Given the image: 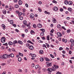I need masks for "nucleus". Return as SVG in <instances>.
I'll return each instance as SVG.
<instances>
[{
    "instance_id": "obj_36",
    "label": "nucleus",
    "mask_w": 74,
    "mask_h": 74,
    "mask_svg": "<svg viewBox=\"0 0 74 74\" xmlns=\"http://www.w3.org/2000/svg\"><path fill=\"white\" fill-rule=\"evenodd\" d=\"M10 57H11V58H14V55L13 53L10 54Z\"/></svg>"
},
{
    "instance_id": "obj_31",
    "label": "nucleus",
    "mask_w": 74,
    "mask_h": 74,
    "mask_svg": "<svg viewBox=\"0 0 74 74\" xmlns=\"http://www.w3.org/2000/svg\"><path fill=\"white\" fill-rule=\"evenodd\" d=\"M13 44H18V42L17 40H15L13 42Z\"/></svg>"
},
{
    "instance_id": "obj_56",
    "label": "nucleus",
    "mask_w": 74,
    "mask_h": 74,
    "mask_svg": "<svg viewBox=\"0 0 74 74\" xmlns=\"http://www.w3.org/2000/svg\"><path fill=\"white\" fill-rule=\"evenodd\" d=\"M63 48L62 47H60L59 49V51H61V50H63Z\"/></svg>"
},
{
    "instance_id": "obj_13",
    "label": "nucleus",
    "mask_w": 74,
    "mask_h": 74,
    "mask_svg": "<svg viewBox=\"0 0 74 74\" xmlns=\"http://www.w3.org/2000/svg\"><path fill=\"white\" fill-rule=\"evenodd\" d=\"M72 10H73V9L71 8H68V10L69 12H70L71 13H72V12H73Z\"/></svg>"
},
{
    "instance_id": "obj_7",
    "label": "nucleus",
    "mask_w": 74,
    "mask_h": 74,
    "mask_svg": "<svg viewBox=\"0 0 74 74\" xmlns=\"http://www.w3.org/2000/svg\"><path fill=\"white\" fill-rule=\"evenodd\" d=\"M1 27H2L3 30H5V25L4 24H2L1 25Z\"/></svg>"
},
{
    "instance_id": "obj_64",
    "label": "nucleus",
    "mask_w": 74,
    "mask_h": 74,
    "mask_svg": "<svg viewBox=\"0 0 74 74\" xmlns=\"http://www.w3.org/2000/svg\"><path fill=\"white\" fill-rule=\"evenodd\" d=\"M42 40H45V37L43 36L42 37Z\"/></svg>"
},
{
    "instance_id": "obj_24",
    "label": "nucleus",
    "mask_w": 74,
    "mask_h": 74,
    "mask_svg": "<svg viewBox=\"0 0 74 74\" xmlns=\"http://www.w3.org/2000/svg\"><path fill=\"white\" fill-rule=\"evenodd\" d=\"M68 4L70 5H72L73 4V2L72 1H70L69 2H68Z\"/></svg>"
},
{
    "instance_id": "obj_51",
    "label": "nucleus",
    "mask_w": 74,
    "mask_h": 74,
    "mask_svg": "<svg viewBox=\"0 0 74 74\" xmlns=\"http://www.w3.org/2000/svg\"><path fill=\"white\" fill-rule=\"evenodd\" d=\"M10 24H12V23H14V21H12V20H10Z\"/></svg>"
},
{
    "instance_id": "obj_54",
    "label": "nucleus",
    "mask_w": 74,
    "mask_h": 74,
    "mask_svg": "<svg viewBox=\"0 0 74 74\" xmlns=\"http://www.w3.org/2000/svg\"><path fill=\"white\" fill-rule=\"evenodd\" d=\"M18 71L19 72H20V73H21V72H22V70L21 69H19L18 70Z\"/></svg>"
},
{
    "instance_id": "obj_42",
    "label": "nucleus",
    "mask_w": 74,
    "mask_h": 74,
    "mask_svg": "<svg viewBox=\"0 0 74 74\" xmlns=\"http://www.w3.org/2000/svg\"><path fill=\"white\" fill-rule=\"evenodd\" d=\"M57 27L58 28H60L61 27V25L60 24H58L57 25Z\"/></svg>"
},
{
    "instance_id": "obj_19",
    "label": "nucleus",
    "mask_w": 74,
    "mask_h": 74,
    "mask_svg": "<svg viewBox=\"0 0 74 74\" xmlns=\"http://www.w3.org/2000/svg\"><path fill=\"white\" fill-rule=\"evenodd\" d=\"M18 44H21V45H23V42L21 40H18Z\"/></svg>"
},
{
    "instance_id": "obj_25",
    "label": "nucleus",
    "mask_w": 74,
    "mask_h": 74,
    "mask_svg": "<svg viewBox=\"0 0 74 74\" xmlns=\"http://www.w3.org/2000/svg\"><path fill=\"white\" fill-rule=\"evenodd\" d=\"M39 52L40 54H42L44 53V51H43L42 50H41L39 51Z\"/></svg>"
},
{
    "instance_id": "obj_14",
    "label": "nucleus",
    "mask_w": 74,
    "mask_h": 74,
    "mask_svg": "<svg viewBox=\"0 0 74 74\" xmlns=\"http://www.w3.org/2000/svg\"><path fill=\"white\" fill-rule=\"evenodd\" d=\"M37 26L38 28H41L42 27V25L40 23L38 24Z\"/></svg>"
},
{
    "instance_id": "obj_26",
    "label": "nucleus",
    "mask_w": 74,
    "mask_h": 74,
    "mask_svg": "<svg viewBox=\"0 0 74 74\" xmlns=\"http://www.w3.org/2000/svg\"><path fill=\"white\" fill-rule=\"evenodd\" d=\"M30 24H31V23H29V24H28L27 25V27H29L28 28V29H30V28H31L30 27Z\"/></svg>"
},
{
    "instance_id": "obj_21",
    "label": "nucleus",
    "mask_w": 74,
    "mask_h": 74,
    "mask_svg": "<svg viewBox=\"0 0 74 74\" xmlns=\"http://www.w3.org/2000/svg\"><path fill=\"white\" fill-rule=\"evenodd\" d=\"M44 60V58L43 57H41L40 58V62H43V60Z\"/></svg>"
},
{
    "instance_id": "obj_52",
    "label": "nucleus",
    "mask_w": 74,
    "mask_h": 74,
    "mask_svg": "<svg viewBox=\"0 0 74 74\" xmlns=\"http://www.w3.org/2000/svg\"><path fill=\"white\" fill-rule=\"evenodd\" d=\"M3 45H5V46H8V44L7 43H6L5 44H3Z\"/></svg>"
},
{
    "instance_id": "obj_59",
    "label": "nucleus",
    "mask_w": 74,
    "mask_h": 74,
    "mask_svg": "<svg viewBox=\"0 0 74 74\" xmlns=\"http://www.w3.org/2000/svg\"><path fill=\"white\" fill-rule=\"evenodd\" d=\"M50 35L52 36V37H53V34H52V33H50Z\"/></svg>"
},
{
    "instance_id": "obj_29",
    "label": "nucleus",
    "mask_w": 74,
    "mask_h": 74,
    "mask_svg": "<svg viewBox=\"0 0 74 74\" xmlns=\"http://www.w3.org/2000/svg\"><path fill=\"white\" fill-rule=\"evenodd\" d=\"M47 40L48 41H49V35H48L47 36Z\"/></svg>"
},
{
    "instance_id": "obj_49",
    "label": "nucleus",
    "mask_w": 74,
    "mask_h": 74,
    "mask_svg": "<svg viewBox=\"0 0 74 74\" xmlns=\"http://www.w3.org/2000/svg\"><path fill=\"white\" fill-rule=\"evenodd\" d=\"M70 42H71V43H73V42H74V41L73 39H71L70 40Z\"/></svg>"
},
{
    "instance_id": "obj_9",
    "label": "nucleus",
    "mask_w": 74,
    "mask_h": 74,
    "mask_svg": "<svg viewBox=\"0 0 74 74\" xmlns=\"http://www.w3.org/2000/svg\"><path fill=\"white\" fill-rule=\"evenodd\" d=\"M51 69L53 71H55L56 70V69L54 66H52Z\"/></svg>"
},
{
    "instance_id": "obj_58",
    "label": "nucleus",
    "mask_w": 74,
    "mask_h": 74,
    "mask_svg": "<svg viewBox=\"0 0 74 74\" xmlns=\"http://www.w3.org/2000/svg\"><path fill=\"white\" fill-rule=\"evenodd\" d=\"M23 17L22 16H21L19 18L20 20H23Z\"/></svg>"
},
{
    "instance_id": "obj_20",
    "label": "nucleus",
    "mask_w": 74,
    "mask_h": 74,
    "mask_svg": "<svg viewBox=\"0 0 74 74\" xmlns=\"http://www.w3.org/2000/svg\"><path fill=\"white\" fill-rule=\"evenodd\" d=\"M13 43L11 42V41H9L8 42V45H13Z\"/></svg>"
},
{
    "instance_id": "obj_12",
    "label": "nucleus",
    "mask_w": 74,
    "mask_h": 74,
    "mask_svg": "<svg viewBox=\"0 0 74 74\" xmlns=\"http://www.w3.org/2000/svg\"><path fill=\"white\" fill-rule=\"evenodd\" d=\"M31 45H30V44L29 43H26V47H27V48H29Z\"/></svg>"
},
{
    "instance_id": "obj_57",
    "label": "nucleus",
    "mask_w": 74,
    "mask_h": 74,
    "mask_svg": "<svg viewBox=\"0 0 74 74\" xmlns=\"http://www.w3.org/2000/svg\"><path fill=\"white\" fill-rule=\"evenodd\" d=\"M62 29H64L65 30H66V29L64 28V27L62 26Z\"/></svg>"
},
{
    "instance_id": "obj_10",
    "label": "nucleus",
    "mask_w": 74,
    "mask_h": 74,
    "mask_svg": "<svg viewBox=\"0 0 74 74\" xmlns=\"http://www.w3.org/2000/svg\"><path fill=\"white\" fill-rule=\"evenodd\" d=\"M28 48L30 50H33L34 47H33V46L31 45Z\"/></svg>"
},
{
    "instance_id": "obj_48",
    "label": "nucleus",
    "mask_w": 74,
    "mask_h": 74,
    "mask_svg": "<svg viewBox=\"0 0 74 74\" xmlns=\"http://www.w3.org/2000/svg\"><path fill=\"white\" fill-rule=\"evenodd\" d=\"M18 15L19 16H21V15H22V13L21 12H20V13L19 12L18 13Z\"/></svg>"
},
{
    "instance_id": "obj_63",
    "label": "nucleus",
    "mask_w": 74,
    "mask_h": 74,
    "mask_svg": "<svg viewBox=\"0 0 74 74\" xmlns=\"http://www.w3.org/2000/svg\"><path fill=\"white\" fill-rule=\"evenodd\" d=\"M71 46H72V47H73V46H74V42H73V43H72L71 44Z\"/></svg>"
},
{
    "instance_id": "obj_47",
    "label": "nucleus",
    "mask_w": 74,
    "mask_h": 74,
    "mask_svg": "<svg viewBox=\"0 0 74 74\" xmlns=\"http://www.w3.org/2000/svg\"><path fill=\"white\" fill-rule=\"evenodd\" d=\"M39 67V66L38 65H36L35 66V69H37Z\"/></svg>"
},
{
    "instance_id": "obj_18",
    "label": "nucleus",
    "mask_w": 74,
    "mask_h": 74,
    "mask_svg": "<svg viewBox=\"0 0 74 74\" xmlns=\"http://www.w3.org/2000/svg\"><path fill=\"white\" fill-rule=\"evenodd\" d=\"M18 3L19 5H22V1L21 0H20L18 1Z\"/></svg>"
},
{
    "instance_id": "obj_40",
    "label": "nucleus",
    "mask_w": 74,
    "mask_h": 74,
    "mask_svg": "<svg viewBox=\"0 0 74 74\" xmlns=\"http://www.w3.org/2000/svg\"><path fill=\"white\" fill-rule=\"evenodd\" d=\"M52 3H55V4H56V3H57V1L55 0H53L52 1Z\"/></svg>"
},
{
    "instance_id": "obj_41",
    "label": "nucleus",
    "mask_w": 74,
    "mask_h": 74,
    "mask_svg": "<svg viewBox=\"0 0 74 74\" xmlns=\"http://www.w3.org/2000/svg\"><path fill=\"white\" fill-rule=\"evenodd\" d=\"M45 60L46 61H48H48H49L50 60H49V59L48 58H45Z\"/></svg>"
},
{
    "instance_id": "obj_11",
    "label": "nucleus",
    "mask_w": 74,
    "mask_h": 74,
    "mask_svg": "<svg viewBox=\"0 0 74 74\" xmlns=\"http://www.w3.org/2000/svg\"><path fill=\"white\" fill-rule=\"evenodd\" d=\"M53 11H58V7L56 6H55L54 8H53Z\"/></svg>"
},
{
    "instance_id": "obj_62",
    "label": "nucleus",
    "mask_w": 74,
    "mask_h": 74,
    "mask_svg": "<svg viewBox=\"0 0 74 74\" xmlns=\"http://www.w3.org/2000/svg\"><path fill=\"white\" fill-rule=\"evenodd\" d=\"M25 6L27 7V8L29 7V5H28V4L27 3H26L25 4Z\"/></svg>"
},
{
    "instance_id": "obj_1",
    "label": "nucleus",
    "mask_w": 74,
    "mask_h": 74,
    "mask_svg": "<svg viewBox=\"0 0 74 74\" xmlns=\"http://www.w3.org/2000/svg\"><path fill=\"white\" fill-rule=\"evenodd\" d=\"M5 38L4 37H3L1 38V41L2 43H4L5 42Z\"/></svg>"
},
{
    "instance_id": "obj_15",
    "label": "nucleus",
    "mask_w": 74,
    "mask_h": 74,
    "mask_svg": "<svg viewBox=\"0 0 74 74\" xmlns=\"http://www.w3.org/2000/svg\"><path fill=\"white\" fill-rule=\"evenodd\" d=\"M62 41H63V42H64L65 43H66V42H67V40L66 39L62 38Z\"/></svg>"
},
{
    "instance_id": "obj_44",
    "label": "nucleus",
    "mask_w": 74,
    "mask_h": 74,
    "mask_svg": "<svg viewBox=\"0 0 74 74\" xmlns=\"http://www.w3.org/2000/svg\"><path fill=\"white\" fill-rule=\"evenodd\" d=\"M46 46H47V48H49V45L47 43H46Z\"/></svg>"
},
{
    "instance_id": "obj_43",
    "label": "nucleus",
    "mask_w": 74,
    "mask_h": 74,
    "mask_svg": "<svg viewBox=\"0 0 74 74\" xmlns=\"http://www.w3.org/2000/svg\"><path fill=\"white\" fill-rule=\"evenodd\" d=\"M38 10L39 12H41L42 11H41V8H38Z\"/></svg>"
},
{
    "instance_id": "obj_34",
    "label": "nucleus",
    "mask_w": 74,
    "mask_h": 74,
    "mask_svg": "<svg viewBox=\"0 0 74 74\" xmlns=\"http://www.w3.org/2000/svg\"><path fill=\"white\" fill-rule=\"evenodd\" d=\"M45 14H48V15H50V13L49 12H48L46 11H45Z\"/></svg>"
},
{
    "instance_id": "obj_22",
    "label": "nucleus",
    "mask_w": 74,
    "mask_h": 74,
    "mask_svg": "<svg viewBox=\"0 0 74 74\" xmlns=\"http://www.w3.org/2000/svg\"><path fill=\"white\" fill-rule=\"evenodd\" d=\"M2 11L4 14H5H5H6V13H7L6 10H3Z\"/></svg>"
},
{
    "instance_id": "obj_4",
    "label": "nucleus",
    "mask_w": 74,
    "mask_h": 74,
    "mask_svg": "<svg viewBox=\"0 0 74 74\" xmlns=\"http://www.w3.org/2000/svg\"><path fill=\"white\" fill-rule=\"evenodd\" d=\"M46 64L47 65L48 67H50V66H52V63L51 62L49 63V62H46Z\"/></svg>"
},
{
    "instance_id": "obj_23",
    "label": "nucleus",
    "mask_w": 74,
    "mask_h": 74,
    "mask_svg": "<svg viewBox=\"0 0 74 74\" xmlns=\"http://www.w3.org/2000/svg\"><path fill=\"white\" fill-rule=\"evenodd\" d=\"M23 23L24 24V25H27V21H23Z\"/></svg>"
},
{
    "instance_id": "obj_60",
    "label": "nucleus",
    "mask_w": 74,
    "mask_h": 74,
    "mask_svg": "<svg viewBox=\"0 0 74 74\" xmlns=\"http://www.w3.org/2000/svg\"><path fill=\"white\" fill-rule=\"evenodd\" d=\"M56 74H62V73L60 72L59 71H58Z\"/></svg>"
},
{
    "instance_id": "obj_39",
    "label": "nucleus",
    "mask_w": 74,
    "mask_h": 74,
    "mask_svg": "<svg viewBox=\"0 0 74 74\" xmlns=\"http://www.w3.org/2000/svg\"><path fill=\"white\" fill-rule=\"evenodd\" d=\"M54 32V30L52 29L50 31V33H53Z\"/></svg>"
},
{
    "instance_id": "obj_2",
    "label": "nucleus",
    "mask_w": 74,
    "mask_h": 74,
    "mask_svg": "<svg viewBox=\"0 0 74 74\" xmlns=\"http://www.w3.org/2000/svg\"><path fill=\"white\" fill-rule=\"evenodd\" d=\"M1 59H7V55L4 54L1 57Z\"/></svg>"
},
{
    "instance_id": "obj_16",
    "label": "nucleus",
    "mask_w": 74,
    "mask_h": 74,
    "mask_svg": "<svg viewBox=\"0 0 74 74\" xmlns=\"http://www.w3.org/2000/svg\"><path fill=\"white\" fill-rule=\"evenodd\" d=\"M53 66H54V67L56 68V69H59V66H58V65H56V64H54L53 65Z\"/></svg>"
},
{
    "instance_id": "obj_5",
    "label": "nucleus",
    "mask_w": 74,
    "mask_h": 74,
    "mask_svg": "<svg viewBox=\"0 0 74 74\" xmlns=\"http://www.w3.org/2000/svg\"><path fill=\"white\" fill-rule=\"evenodd\" d=\"M29 55V56H30V55H31L32 57L33 58H35V57L36 56V55L34 54H32V53H30Z\"/></svg>"
},
{
    "instance_id": "obj_6",
    "label": "nucleus",
    "mask_w": 74,
    "mask_h": 74,
    "mask_svg": "<svg viewBox=\"0 0 74 74\" xmlns=\"http://www.w3.org/2000/svg\"><path fill=\"white\" fill-rule=\"evenodd\" d=\"M57 35L58 37H62V34L60 32H57Z\"/></svg>"
},
{
    "instance_id": "obj_27",
    "label": "nucleus",
    "mask_w": 74,
    "mask_h": 74,
    "mask_svg": "<svg viewBox=\"0 0 74 74\" xmlns=\"http://www.w3.org/2000/svg\"><path fill=\"white\" fill-rule=\"evenodd\" d=\"M64 3L65 4H69V2L65 0L64 1Z\"/></svg>"
},
{
    "instance_id": "obj_61",
    "label": "nucleus",
    "mask_w": 74,
    "mask_h": 74,
    "mask_svg": "<svg viewBox=\"0 0 74 74\" xmlns=\"http://www.w3.org/2000/svg\"><path fill=\"white\" fill-rule=\"evenodd\" d=\"M25 26H26V25H23L21 26V27H23V28H24V27H25Z\"/></svg>"
},
{
    "instance_id": "obj_35",
    "label": "nucleus",
    "mask_w": 74,
    "mask_h": 74,
    "mask_svg": "<svg viewBox=\"0 0 74 74\" xmlns=\"http://www.w3.org/2000/svg\"><path fill=\"white\" fill-rule=\"evenodd\" d=\"M15 8H19V5L18 4H16L15 5Z\"/></svg>"
},
{
    "instance_id": "obj_28",
    "label": "nucleus",
    "mask_w": 74,
    "mask_h": 74,
    "mask_svg": "<svg viewBox=\"0 0 74 74\" xmlns=\"http://www.w3.org/2000/svg\"><path fill=\"white\" fill-rule=\"evenodd\" d=\"M18 61L20 62L22 61V58L21 57H19L18 58Z\"/></svg>"
},
{
    "instance_id": "obj_30",
    "label": "nucleus",
    "mask_w": 74,
    "mask_h": 74,
    "mask_svg": "<svg viewBox=\"0 0 74 74\" xmlns=\"http://www.w3.org/2000/svg\"><path fill=\"white\" fill-rule=\"evenodd\" d=\"M27 42H29V43H30V44H32V45L34 44V43H33V42H32V41H31L30 40H28L27 41Z\"/></svg>"
},
{
    "instance_id": "obj_55",
    "label": "nucleus",
    "mask_w": 74,
    "mask_h": 74,
    "mask_svg": "<svg viewBox=\"0 0 74 74\" xmlns=\"http://www.w3.org/2000/svg\"><path fill=\"white\" fill-rule=\"evenodd\" d=\"M21 36L23 38H24L25 36V35L24 34H22L21 35Z\"/></svg>"
},
{
    "instance_id": "obj_50",
    "label": "nucleus",
    "mask_w": 74,
    "mask_h": 74,
    "mask_svg": "<svg viewBox=\"0 0 74 74\" xmlns=\"http://www.w3.org/2000/svg\"><path fill=\"white\" fill-rule=\"evenodd\" d=\"M33 27L34 28H36V27H37V26H36V24H34L33 25Z\"/></svg>"
},
{
    "instance_id": "obj_37",
    "label": "nucleus",
    "mask_w": 74,
    "mask_h": 74,
    "mask_svg": "<svg viewBox=\"0 0 74 74\" xmlns=\"http://www.w3.org/2000/svg\"><path fill=\"white\" fill-rule=\"evenodd\" d=\"M41 36H43L44 35V33L43 32H42L40 34Z\"/></svg>"
},
{
    "instance_id": "obj_38",
    "label": "nucleus",
    "mask_w": 74,
    "mask_h": 74,
    "mask_svg": "<svg viewBox=\"0 0 74 74\" xmlns=\"http://www.w3.org/2000/svg\"><path fill=\"white\" fill-rule=\"evenodd\" d=\"M18 54L19 55H20V56H23V55L20 52H19Z\"/></svg>"
},
{
    "instance_id": "obj_8",
    "label": "nucleus",
    "mask_w": 74,
    "mask_h": 74,
    "mask_svg": "<svg viewBox=\"0 0 74 74\" xmlns=\"http://www.w3.org/2000/svg\"><path fill=\"white\" fill-rule=\"evenodd\" d=\"M34 15L33 14H31L30 15V17L31 19H33V18H34Z\"/></svg>"
},
{
    "instance_id": "obj_45",
    "label": "nucleus",
    "mask_w": 74,
    "mask_h": 74,
    "mask_svg": "<svg viewBox=\"0 0 74 74\" xmlns=\"http://www.w3.org/2000/svg\"><path fill=\"white\" fill-rule=\"evenodd\" d=\"M50 55L51 57V58H55V57H54V56H53V55H52V54H50Z\"/></svg>"
},
{
    "instance_id": "obj_46",
    "label": "nucleus",
    "mask_w": 74,
    "mask_h": 74,
    "mask_svg": "<svg viewBox=\"0 0 74 74\" xmlns=\"http://www.w3.org/2000/svg\"><path fill=\"white\" fill-rule=\"evenodd\" d=\"M67 32L68 33H70V32H71V30L70 29H68L67 30Z\"/></svg>"
},
{
    "instance_id": "obj_17",
    "label": "nucleus",
    "mask_w": 74,
    "mask_h": 74,
    "mask_svg": "<svg viewBox=\"0 0 74 74\" xmlns=\"http://www.w3.org/2000/svg\"><path fill=\"white\" fill-rule=\"evenodd\" d=\"M52 22L54 23H56V20L55 18H53L52 19Z\"/></svg>"
},
{
    "instance_id": "obj_32",
    "label": "nucleus",
    "mask_w": 74,
    "mask_h": 74,
    "mask_svg": "<svg viewBox=\"0 0 74 74\" xmlns=\"http://www.w3.org/2000/svg\"><path fill=\"white\" fill-rule=\"evenodd\" d=\"M31 34H33V33H35V32H34V31L33 30H32L30 32Z\"/></svg>"
},
{
    "instance_id": "obj_3",
    "label": "nucleus",
    "mask_w": 74,
    "mask_h": 74,
    "mask_svg": "<svg viewBox=\"0 0 74 74\" xmlns=\"http://www.w3.org/2000/svg\"><path fill=\"white\" fill-rule=\"evenodd\" d=\"M47 71H48V74H51V73L52 72V69L51 68H49L47 69Z\"/></svg>"
},
{
    "instance_id": "obj_53",
    "label": "nucleus",
    "mask_w": 74,
    "mask_h": 74,
    "mask_svg": "<svg viewBox=\"0 0 74 74\" xmlns=\"http://www.w3.org/2000/svg\"><path fill=\"white\" fill-rule=\"evenodd\" d=\"M43 47L44 48H47V46H46V45H45V44L43 45Z\"/></svg>"
},
{
    "instance_id": "obj_33",
    "label": "nucleus",
    "mask_w": 74,
    "mask_h": 74,
    "mask_svg": "<svg viewBox=\"0 0 74 74\" xmlns=\"http://www.w3.org/2000/svg\"><path fill=\"white\" fill-rule=\"evenodd\" d=\"M40 30H41V31H42V32H43V33L45 32V29H40Z\"/></svg>"
}]
</instances>
